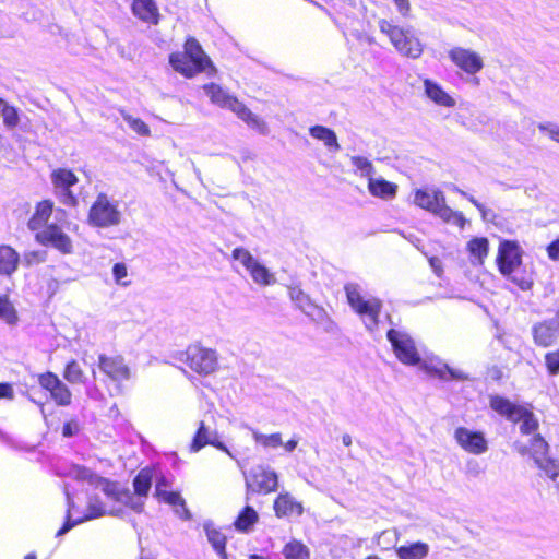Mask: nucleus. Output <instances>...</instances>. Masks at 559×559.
<instances>
[{
  "mask_svg": "<svg viewBox=\"0 0 559 559\" xmlns=\"http://www.w3.org/2000/svg\"><path fill=\"white\" fill-rule=\"evenodd\" d=\"M285 559H309V549L298 540L287 543L283 549Z\"/></svg>",
  "mask_w": 559,
  "mask_h": 559,
  "instance_id": "42",
  "label": "nucleus"
},
{
  "mask_svg": "<svg viewBox=\"0 0 559 559\" xmlns=\"http://www.w3.org/2000/svg\"><path fill=\"white\" fill-rule=\"evenodd\" d=\"M278 476L275 471L263 465L253 467L246 478L247 500L249 493H270L276 491Z\"/></svg>",
  "mask_w": 559,
  "mask_h": 559,
  "instance_id": "9",
  "label": "nucleus"
},
{
  "mask_svg": "<svg viewBox=\"0 0 559 559\" xmlns=\"http://www.w3.org/2000/svg\"><path fill=\"white\" fill-rule=\"evenodd\" d=\"M153 480V471L143 468L139 472L133 480V487L136 495L141 497L147 496Z\"/></svg>",
  "mask_w": 559,
  "mask_h": 559,
  "instance_id": "39",
  "label": "nucleus"
},
{
  "mask_svg": "<svg viewBox=\"0 0 559 559\" xmlns=\"http://www.w3.org/2000/svg\"><path fill=\"white\" fill-rule=\"evenodd\" d=\"M369 192L376 197L384 200L393 199L397 192V186L383 178H369L368 181Z\"/></svg>",
  "mask_w": 559,
  "mask_h": 559,
  "instance_id": "28",
  "label": "nucleus"
},
{
  "mask_svg": "<svg viewBox=\"0 0 559 559\" xmlns=\"http://www.w3.org/2000/svg\"><path fill=\"white\" fill-rule=\"evenodd\" d=\"M379 28L402 56L412 59H418L421 56L423 45L412 29L399 27L388 20H380Z\"/></svg>",
  "mask_w": 559,
  "mask_h": 559,
  "instance_id": "4",
  "label": "nucleus"
},
{
  "mask_svg": "<svg viewBox=\"0 0 559 559\" xmlns=\"http://www.w3.org/2000/svg\"><path fill=\"white\" fill-rule=\"evenodd\" d=\"M515 448L521 454H530L534 462H536V456H546L548 452V443L539 435L530 439V445L518 441Z\"/></svg>",
  "mask_w": 559,
  "mask_h": 559,
  "instance_id": "29",
  "label": "nucleus"
},
{
  "mask_svg": "<svg viewBox=\"0 0 559 559\" xmlns=\"http://www.w3.org/2000/svg\"><path fill=\"white\" fill-rule=\"evenodd\" d=\"M203 90L211 102L222 108H226L229 100L234 97L215 83L205 84Z\"/></svg>",
  "mask_w": 559,
  "mask_h": 559,
  "instance_id": "36",
  "label": "nucleus"
},
{
  "mask_svg": "<svg viewBox=\"0 0 559 559\" xmlns=\"http://www.w3.org/2000/svg\"><path fill=\"white\" fill-rule=\"evenodd\" d=\"M112 275H114L115 282L118 285L126 287L130 284V282L123 281L128 276V269L124 263L119 262V263L114 264Z\"/></svg>",
  "mask_w": 559,
  "mask_h": 559,
  "instance_id": "52",
  "label": "nucleus"
},
{
  "mask_svg": "<svg viewBox=\"0 0 559 559\" xmlns=\"http://www.w3.org/2000/svg\"><path fill=\"white\" fill-rule=\"evenodd\" d=\"M467 249L471 255L475 259L474 263L483 264L485 258L488 255L489 242L487 238H474L467 243Z\"/></svg>",
  "mask_w": 559,
  "mask_h": 559,
  "instance_id": "38",
  "label": "nucleus"
},
{
  "mask_svg": "<svg viewBox=\"0 0 559 559\" xmlns=\"http://www.w3.org/2000/svg\"><path fill=\"white\" fill-rule=\"evenodd\" d=\"M97 366L108 379L117 384L128 381L131 378V369L120 355L108 356L100 354L98 356Z\"/></svg>",
  "mask_w": 559,
  "mask_h": 559,
  "instance_id": "12",
  "label": "nucleus"
},
{
  "mask_svg": "<svg viewBox=\"0 0 559 559\" xmlns=\"http://www.w3.org/2000/svg\"><path fill=\"white\" fill-rule=\"evenodd\" d=\"M254 441L265 449H276L283 444L282 435L280 432L264 435L252 429Z\"/></svg>",
  "mask_w": 559,
  "mask_h": 559,
  "instance_id": "44",
  "label": "nucleus"
},
{
  "mask_svg": "<svg viewBox=\"0 0 559 559\" xmlns=\"http://www.w3.org/2000/svg\"><path fill=\"white\" fill-rule=\"evenodd\" d=\"M399 559H426L430 551L427 543L415 542L396 548Z\"/></svg>",
  "mask_w": 559,
  "mask_h": 559,
  "instance_id": "31",
  "label": "nucleus"
},
{
  "mask_svg": "<svg viewBox=\"0 0 559 559\" xmlns=\"http://www.w3.org/2000/svg\"><path fill=\"white\" fill-rule=\"evenodd\" d=\"M37 239L43 245H50L63 254L72 252L73 246L70 237L57 225H48L37 234Z\"/></svg>",
  "mask_w": 559,
  "mask_h": 559,
  "instance_id": "17",
  "label": "nucleus"
},
{
  "mask_svg": "<svg viewBox=\"0 0 559 559\" xmlns=\"http://www.w3.org/2000/svg\"><path fill=\"white\" fill-rule=\"evenodd\" d=\"M342 442L345 447H349L352 444V437L347 433L343 435Z\"/></svg>",
  "mask_w": 559,
  "mask_h": 559,
  "instance_id": "64",
  "label": "nucleus"
},
{
  "mask_svg": "<svg viewBox=\"0 0 559 559\" xmlns=\"http://www.w3.org/2000/svg\"><path fill=\"white\" fill-rule=\"evenodd\" d=\"M207 444L226 452L230 457H233L230 451L223 442L219 441L218 432L215 429H211L204 420H201L191 442L190 451L198 452Z\"/></svg>",
  "mask_w": 559,
  "mask_h": 559,
  "instance_id": "15",
  "label": "nucleus"
},
{
  "mask_svg": "<svg viewBox=\"0 0 559 559\" xmlns=\"http://www.w3.org/2000/svg\"><path fill=\"white\" fill-rule=\"evenodd\" d=\"M185 55L197 66L202 67V70L206 71L207 68L214 70V67L210 58L203 51L201 45L195 38H188L185 44Z\"/></svg>",
  "mask_w": 559,
  "mask_h": 559,
  "instance_id": "25",
  "label": "nucleus"
},
{
  "mask_svg": "<svg viewBox=\"0 0 559 559\" xmlns=\"http://www.w3.org/2000/svg\"><path fill=\"white\" fill-rule=\"evenodd\" d=\"M233 259L239 261L248 271L251 265L257 261L253 255L243 248H236L233 250Z\"/></svg>",
  "mask_w": 559,
  "mask_h": 559,
  "instance_id": "50",
  "label": "nucleus"
},
{
  "mask_svg": "<svg viewBox=\"0 0 559 559\" xmlns=\"http://www.w3.org/2000/svg\"><path fill=\"white\" fill-rule=\"evenodd\" d=\"M421 369H424L428 374L432 377H437L440 380H467L468 377L461 370L453 369L449 365L440 361V360H429L424 361L420 365Z\"/></svg>",
  "mask_w": 559,
  "mask_h": 559,
  "instance_id": "20",
  "label": "nucleus"
},
{
  "mask_svg": "<svg viewBox=\"0 0 559 559\" xmlns=\"http://www.w3.org/2000/svg\"><path fill=\"white\" fill-rule=\"evenodd\" d=\"M44 259L41 254L37 251H29L24 254V262L27 265H32L33 263H39L43 262Z\"/></svg>",
  "mask_w": 559,
  "mask_h": 559,
  "instance_id": "57",
  "label": "nucleus"
},
{
  "mask_svg": "<svg viewBox=\"0 0 559 559\" xmlns=\"http://www.w3.org/2000/svg\"><path fill=\"white\" fill-rule=\"evenodd\" d=\"M309 133L312 138L323 142L330 152H337L341 150L336 133L332 129L318 124L311 127L309 129Z\"/></svg>",
  "mask_w": 559,
  "mask_h": 559,
  "instance_id": "33",
  "label": "nucleus"
},
{
  "mask_svg": "<svg viewBox=\"0 0 559 559\" xmlns=\"http://www.w3.org/2000/svg\"><path fill=\"white\" fill-rule=\"evenodd\" d=\"M414 204L460 229H464L467 222L462 212L447 205L445 195L439 189H417L414 193Z\"/></svg>",
  "mask_w": 559,
  "mask_h": 559,
  "instance_id": "1",
  "label": "nucleus"
},
{
  "mask_svg": "<svg viewBox=\"0 0 559 559\" xmlns=\"http://www.w3.org/2000/svg\"><path fill=\"white\" fill-rule=\"evenodd\" d=\"M274 511L278 518L299 516L302 514V506L296 501L289 493H281L274 501Z\"/></svg>",
  "mask_w": 559,
  "mask_h": 559,
  "instance_id": "23",
  "label": "nucleus"
},
{
  "mask_svg": "<svg viewBox=\"0 0 559 559\" xmlns=\"http://www.w3.org/2000/svg\"><path fill=\"white\" fill-rule=\"evenodd\" d=\"M63 378L71 384H83L86 381L84 371L74 359L66 365Z\"/></svg>",
  "mask_w": 559,
  "mask_h": 559,
  "instance_id": "41",
  "label": "nucleus"
},
{
  "mask_svg": "<svg viewBox=\"0 0 559 559\" xmlns=\"http://www.w3.org/2000/svg\"><path fill=\"white\" fill-rule=\"evenodd\" d=\"M0 106H2L1 117L3 119L4 126L9 129L15 128L20 122V118H19L16 108H14L13 106H10L2 98H0Z\"/></svg>",
  "mask_w": 559,
  "mask_h": 559,
  "instance_id": "46",
  "label": "nucleus"
},
{
  "mask_svg": "<svg viewBox=\"0 0 559 559\" xmlns=\"http://www.w3.org/2000/svg\"><path fill=\"white\" fill-rule=\"evenodd\" d=\"M248 272L257 284L271 285L275 282L273 274L258 260L251 265Z\"/></svg>",
  "mask_w": 559,
  "mask_h": 559,
  "instance_id": "40",
  "label": "nucleus"
},
{
  "mask_svg": "<svg viewBox=\"0 0 559 559\" xmlns=\"http://www.w3.org/2000/svg\"><path fill=\"white\" fill-rule=\"evenodd\" d=\"M522 254L515 241L503 240L499 245L497 264L500 273L518 285L522 290L532 287L533 280L525 272L520 270Z\"/></svg>",
  "mask_w": 559,
  "mask_h": 559,
  "instance_id": "2",
  "label": "nucleus"
},
{
  "mask_svg": "<svg viewBox=\"0 0 559 559\" xmlns=\"http://www.w3.org/2000/svg\"><path fill=\"white\" fill-rule=\"evenodd\" d=\"M424 88L426 96L432 100L436 105L442 107H454L455 99L450 96L438 83L433 82L430 79L424 80Z\"/></svg>",
  "mask_w": 559,
  "mask_h": 559,
  "instance_id": "22",
  "label": "nucleus"
},
{
  "mask_svg": "<svg viewBox=\"0 0 559 559\" xmlns=\"http://www.w3.org/2000/svg\"><path fill=\"white\" fill-rule=\"evenodd\" d=\"M204 531L209 543L213 546L221 559H227L226 536L213 524H204Z\"/></svg>",
  "mask_w": 559,
  "mask_h": 559,
  "instance_id": "34",
  "label": "nucleus"
},
{
  "mask_svg": "<svg viewBox=\"0 0 559 559\" xmlns=\"http://www.w3.org/2000/svg\"><path fill=\"white\" fill-rule=\"evenodd\" d=\"M169 63L175 71L181 73L187 78H192L195 74L203 72L202 67L197 66L185 53L176 52L169 56Z\"/></svg>",
  "mask_w": 559,
  "mask_h": 559,
  "instance_id": "27",
  "label": "nucleus"
},
{
  "mask_svg": "<svg viewBox=\"0 0 559 559\" xmlns=\"http://www.w3.org/2000/svg\"><path fill=\"white\" fill-rule=\"evenodd\" d=\"M94 479L95 480L93 486L95 489L100 490L104 495L115 501L124 502L128 504V500L131 499L129 491L121 490L117 483L107 478L97 476V478Z\"/></svg>",
  "mask_w": 559,
  "mask_h": 559,
  "instance_id": "24",
  "label": "nucleus"
},
{
  "mask_svg": "<svg viewBox=\"0 0 559 559\" xmlns=\"http://www.w3.org/2000/svg\"><path fill=\"white\" fill-rule=\"evenodd\" d=\"M0 319L9 324L16 322V313L7 297L0 296Z\"/></svg>",
  "mask_w": 559,
  "mask_h": 559,
  "instance_id": "49",
  "label": "nucleus"
},
{
  "mask_svg": "<svg viewBox=\"0 0 559 559\" xmlns=\"http://www.w3.org/2000/svg\"><path fill=\"white\" fill-rule=\"evenodd\" d=\"M449 58L467 74H476L484 68L481 57L471 49L454 47L449 51Z\"/></svg>",
  "mask_w": 559,
  "mask_h": 559,
  "instance_id": "14",
  "label": "nucleus"
},
{
  "mask_svg": "<svg viewBox=\"0 0 559 559\" xmlns=\"http://www.w3.org/2000/svg\"><path fill=\"white\" fill-rule=\"evenodd\" d=\"M352 165L355 167V171L358 173L361 177L372 178L374 174V167L372 163L362 156H352L350 157Z\"/></svg>",
  "mask_w": 559,
  "mask_h": 559,
  "instance_id": "45",
  "label": "nucleus"
},
{
  "mask_svg": "<svg viewBox=\"0 0 559 559\" xmlns=\"http://www.w3.org/2000/svg\"><path fill=\"white\" fill-rule=\"evenodd\" d=\"M39 384L50 392L53 401L60 406L71 404V391L69 388L52 372H47L39 377Z\"/></svg>",
  "mask_w": 559,
  "mask_h": 559,
  "instance_id": "16",
  "label": "nucleus"
},
{
  "mask_svg": "<svg viewBox=\"0 0 559 559\" xmlns=\"http://www.w3.org/2000/svg\"><path fill=\"white\" fill-rule=\"evenodd\" d=\"M119 201L99 193L88 211V224L93 227L109 228L121 224L122 212Z\"/></svg>",
  "mask_w": 559,
  "mask_h": 559,
  "instance_id": "5",
  "label": "nucleus"
},
{
  "mask_svg": "<svg viewBox=\"0 0 559 559\" xmlns=\"http://www.w3.org/2000/svg\"><path fill=\"white\" fill-rule=\"evenodd\" d=\"M80 430V425L78 420L71 419L68 423H66L62 427V435L63 437L70 438L75 436Z\"/></svg>",
  "mask_w": 559,
  "mask_h": 559,
  "instance_id": "55",
  "label": "nucleus"
},
{
  "mask_svg": "<svg viewBox=\"0 0 559 559\" xmlns=\"http://www.w3.org/2000/svg\"><path fill=\"white\" fill-rule=\"evenodd\" d=\"M258 520V512L252 507L246 506L236 518L234 526L238 532L249 533Z\"/></svg>",
  "mask_w": 559,
  "mask_h": 559,
  "instance_id": "35",
  "label": "nucleus"
},
{
  "mask_svg": "<svg viewBox=\"0 0 559 559\" xmlns=\"http://www.w3.org/2000/svg\"><path fill=\"white\" fill-rule=\"evenodd\" d=\"M490 407L499 415L511 421H521L520 431L522 435H531L538 428V421L528 409L512 403L510 400L493 395L490 397Z\"/></svg>",
  "mask_w": 559,
  "mask_h": 559,
  "instance_id": "6",
  "label": "nucleus"
},
{
  "mask_svg": "<svg viewBox=\"0 0 559 559\" xmlns=\"http://www.w3.org/2000/svg\"><path fill=\"white\" fill-rule=\"evenodd\" d=\"M122 119L127 122L130 129H132L135 133L142 136H148L151 130L148 126L141 120L140 118H135L124 111L121 112Z\"/></svg>",
  "mask_w": 559,
  "mask_h": 559,
  "instance_id": "48",
  "label": "nucleus"
},
{
  "mask_svg": "<svg viewBox=\"0 0 559 559\" xmlns=\"http://www.w3.org/2000/svg\"><path fill=\"white\" fill-rule=\"evenodd\" d=\"M20 254L10 246H0V275L11 276L19 266Z\"/></svg>",
  "mask_w": 559,
  "mask_h": 559,
  "instance_id": "26",
  "label": "nucleus"
},
{
  "mask_svg": "<svg viewBox=\"0 0 559 559\" xmlns=\"http://www.w3.org/2000/svg\"><path fill=\"white\" fill-rule=\"evenodd\" d=\"M547 253L551 260H559V238L547 246Z\"/></svg>",
  "mask_w": 559,
  "mask_h": 559,
  "instance_id": "58",
  "label": "nucleus"
},
{
  "mask_svg": "<svg viewBox=\"0 0 559 559\" xmlns=\"http://www.w3.org/2000/svg\"><path fill=\"white\" fill-rule=\"evenodd\" d=\"M71 474L73 475L74 478L80 479V480H85L88 484H91L92 486L95 480L94 478H97V475H95L91 469L83 467V466H74L72 468Z\"/></svg>",
  "mask_w": 559,
  "mask_h": 559,
  "instance_id": "53",
  "label": "nucleus"
},
{
  "mask_svg": "<svg viewBox=\"0 0 559 559\" xmlns=\"http://www.w3.org/2000/svg\"><path fill=\"white\" fill-rule=\"evenodd\" d=\"M386 337L392 345L396 358L404 365L416 366L420 364V356L414 340L404 331L391 329Z\"/></svg>",
  "mask_w": 559,
  "mask_h": 559,
  "instance_id": "8",
  "label": "nucleus"
},
{
  "mask_svg": "<svg viewBox=\"0 0 559 559\" xmlns=\"http://www.w3.org/2000/svg\"><path fill=\"white\" fill-rule=\"evenodd\" d=\"M347 302L350 308L364 319L365 326L373 331L378 326L382 301L377 297L365 298L362 288L357 283L344 286Z\"/></svg>",
  "mask_w": 559,
  "mask_h": 559,
  "instance_id": "3",
  "label": "nucleus"
},
{
  "mask_svg": "<svg viewBox=\"0 0 559 559\" xmlns=\"http://www.w3.org/2000/svg\"><path fill=\"white\" fill-rule=\"evenodd\" d=\"M297 444H298V440H296V439H290V440H288L286 443H284V442H283V444H282V445L284 447V449H285L287 452H293V451L296 449Z\"/></svg>",
  "mask_w": 559,
  "mask_h": 559,
  "instance_id": "62",
  "label": "nucleus"
},
{
  "mask_svg": "<svg viewBox=\"0 0 559 559\" xmlns=\"http://www.w3.org/2000/svg\"><path fill=\"white\" fill-rule=\"evenodd\" d=\"M155 481H156V484H155V496L156 497L160 496L163 492L168 491L167 488L170 487V483L164 475L158 476L155 479Z\"/></svg>",
  "mask_w": 559,
  "mask_h": 559,
  "instance_id": "56",
  "label": "nucleus"
},
{
  "mask_svg": "<svg viewBox=\"0 0 559 559\" xmlns=\"http://www.w3.org/2000/svg\"><path fill=\"white\" fill-rule=\"evenodd\" d=\"M536 465L543 469L548 477L555 479L559 474V463L546 456H536Z\"/></svg>",
  "mask_w": 559,
  "mask_h": 559,
  "instance_id": "47",
  "label": "nucleus"
},
{
  "mask_svg": "<svg viewBox=\"0 0 559 559\" xmlns=\"http://www.w3.org/2000/svg\"><path fill=\"white\" fill-rule=\"evenodd\" d=\"M452 190L459 194H461L463 198L467 199L480 213L481 218L485 222H493L496 218V214L492 210L486 207L483 203L477 201L473 195L468 194L464 190L460 189L456 186H452Z\"/></svg>",
  "mask_w": 559,
  "mask_h": 559,
  "instance_id": "43",
  "label": "nucleus"
},
{
  "mask_svg": "<svg viewBox=\"0 0 559 559\" xmlns=\"http://www.w3.org/2000/svg\"><path fill=\"white\" fill-rule=\"evenodd\" d=\"M64 492H66L67 503H68L67 516H66L67 520H66L64 524L62 525V527L57 532V534H56L57 537L64 535L66 533H68L72 527H74L78 524H81L85 521L98 519V518L107 514L106 509H105L104 504L102 503L100 499L97 496H91V497H88L86 513L83 516L72 519V515L75 511V506H74V502H73L67 487L64 488Z\"/></svg>",
  "mask_w": 559,
  "mask_h": 559,
  "instance_id": "7",
  "label": "nucleus"
},
{
  "mask_svg": "<svg viewBox=\"0 0 559 559\" xmlns=\"http://www.w3.org/2000/svg\"><path fill=\"white\" fill-rule=\"evenodd\" d=\"M131 10L144 23L157 25L159 22V10L154 0H133Z\"/></svg>",
  "mask_w": 559,
  "mask_h": 559,
  "instance_id": "21",
  "label": "nucleus"
},
{
  "mask_svg": "<svg viewBox=\"0 0 559 559\" xmlns=\"http://www.w3.org/2000/svg\"><path fill=\"white\" fill-rule=\"evenodd\" d=\"M467 473L472 475H477L479 473L478 463L475 461H469L467 463Z\"/></svg>",
  "mask_w": 559,
  "mask_h": 559,
  "instance_id": "61",
  "label": "nucleus"
},
{
  "mask_svg": "<svg viewBox=\"0 0 559 559\" xmlns=\"http://www.w3.org/2000/svg\"><path fill=\"white\" fill-rule=\"evenodd\" d=\"M186 362L189 367L200 373L210 374L215 371L217 367V356L212 349L203 348L199 345H191L187 348Z\"/></svg>",
  "mask_w": 559,
  "mask_h": 559,
  "instance_id": "11",
  "label": "nucleus"
},
{
  "mask_svg": "<svg viewBox=\"0 0 559 559\" xmlns=\"http://www.w3.org/2000/svg\"><path fill=\"white\" fill-rule=\"evenodd\" d=\"M53 210V203L50 200H44L36 206L35 213L28 221V228L31 230H37L41 228L51 216Z\"/></svg>",
  "mask_w": 559,
  "mask_h": 559,
  "instance_id": "32",
  "label": "nucleus"
},
{
  "mask_svg": "<svg viewBox=\"0 0 559 559\" xmlns=\"http://www.w3.org/2000/svg\"><path fill=\"white\" fill-rule=\"evenodd\" d=\"M12 395H13L12 386L8 383H0V399L12 397Z\"/></svg>",
  "mask_w": 559,
  "mask_h": 559,
  "instance_id": "60",
  "label": "nucleus"
},
{
  "mask_svg": "<svg viewBox=\"0 0 559 559\" xmlns=\"http://www.w3.org/2000/svg\"><path fill=\"white\" fill-rule=\"evenodd\" d=\"M545 364L550 376L559 373V348L545 355Z\"/></svg>",
  "mask_w": 559,
  "mask_h": 559,
  "instance_id": "51",
  "label": "nucleus"
},
{
  "mask_svg": "<svg viewBox=\"0 0 559 559\" xmlns=\"http://www.w3.org/2000/svg\"><path fill=\"white\" fill-rule=\"evenodd\" d=\"M226 109L231 110L239 119L245 121L249 127L258 130L262 134L269 132L267 124L264 120L254 115L243 103L239 102L236 97L229 100Z\"/></svg>",
  "mask_w": 559,
  "mask_h": 559,
  "instance_id": "19",
  "label": "nucleus"
},
{
  "mask_svg": "<svg viewBox=\"0 0 559 559\" xmlns=\"http://www.w3.org/2000/svg\"><path fill=\"white\" fill-rule=\"evenodd\" d=\"M157 498L160 499L162 501H164L165 503H168V504L174 506V507H179V509L176 510V513L180 518H182L185 520H189L190 519L191 515H190L189 510L186 507V501L180 496L179 492L166 491V492H163Z\"/></svg>",
  "mask_w": 559,
  "mask_h": 559,
  "instance_id": "37",
  "label": "nucleus"
},
{
  "mask_svg": "<svg viewBox=\"0 0 559 559\" xmlns=\"http://www.w3.org/2000/svg\"><path fill=\"white\" fill-rule=\"evenodd\" d=\"M454 439L464 451L471 454L480 455L488 450V442L480 431L459 427L454 430Z\"/></svg>",
  "mask_w": 559,
  "mask_h": 559,
  "instance_id": "13",
  "label": "nucleus"
},
{
  "mask_svg": "<svg viewBox=\"0 0 559 559\" xmlns=\"http://www.w3.org/2000/svg\"><path fill=\"white\" fill-rule=\"evenodd\" d=\"M538 129L545 132L549 138L559 143V126L552 122H544L538 124Z\"/></svg>",
  "mask_w": 559,
  "mask_h": 559,
  "instance_id": "54",
  "label": "nucleus"
},
{
  "mask_svg": "<svg viewBox=\"0 0 559 559\" xmlns=\"http://www.w3.org/2000/svg\"><path fill=\"white\" fill-rule=\"evenodd\" d=\"M288 296L292 302L302 311L306 316H311L316 309V305L312 302L310 296L306 294L299 286H288Z\"/></svg>",
  "mask_w": 559,
  "mask_h": 559,
  "instance_id": "30",
  "label": "nucleus"
},
{
  "mask_svg": "<svg viewBox=\"0 0 559 559\" xmlns=\"http://www.w3.org/2000/svg\"><path fill=\"white\" fill-rule=\"evenodd\" d=\"M78 181V177L69 169L58 168L51 173L53 193L64 205L75 206L78 204V199L72 190V188L76 186Z\"/></svg>",
  "mask_w": 559,
  "mask_h": 559,
  "instance_id": "10",
  "label": "nucleus"
},
{
  "mask_svg": "<svg viewBox=\"0 0 559 559\" xmlns=\"http://www.w3.org/2000/svg\"><path fill=\"white\" fill-rule=\"evenodd\" d=\"M440 260L437 259V258H432L430 259V265L432 266V269L435 270V272L440 275V272H441V267H440Z\"/></svg>",
  "mask_w": 559,
  "mask_h": 559,
  "instance_id": "63",
  "label": "nucleus"
},
{
  "mask_svg": "<svg viewBox=\"0 0 559 559\" xmlns=\"http://www.w3.org/2000/svg\"><path fill=\"white\" fill-rule=\"evenodd\" d=\"M532 336L535 345L550 347L559 337V328L552 318L547 319L532 326Z\"/></svg>",
  "mask_w": 559,
  "mask_h": 559,
  "instance_id": "18",
  "label": "nucleus"
},
{
  "mask_svg": "<svg viewBox=\"0 0 559 559\" xmlns=\"http://www.w3.org/2000/svg\"><path fill=\"white\" fill-rule=\"evenodd\" d=\"M393 1L397 7L399 12L404 16L407 15V13L409 12V0H393Z\"/></svg>",
  "mask_w": 559,
  "mask_h": 559,
  "instance_id": "59",
  "label": "nucleus"
}]
</instances>
